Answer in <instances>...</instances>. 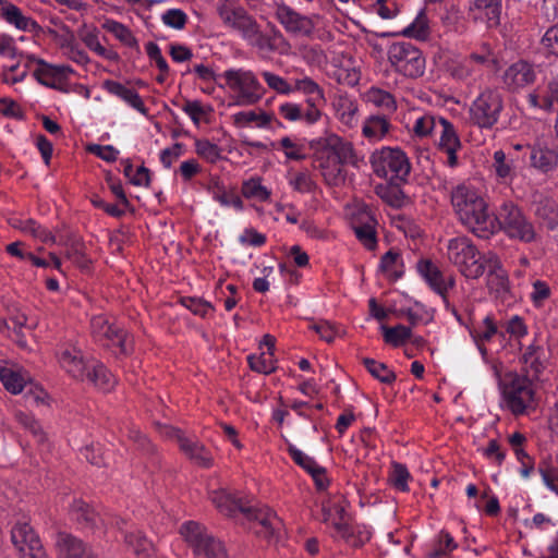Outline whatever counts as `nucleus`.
<instances>
[{
    "label": "nucleus",
    "mask_w": 558,
    "mask_h": 558,
    "mask_svg": "<svg viewBox=\"0 0 558 558\" xmlns=\"http://www.w3.org/2000/svg\"><path fill=\"white\" fill-rule=\"evenodd\" d=\"M451 205L461 223L477 238L489 239L496 232L487 203L473 186L465 183L454 186Z\"/></svg>",
    "instance_id": "1"
},
{
    "label": "nucleus",
    "mask_w": 558,
    "mask_h": 558,
    "mask_svg": "<svg viewBox=\"0 0 558 558\" xmlns=\"http://www.w3.org/2000/svg\"><path fill=\"white\" fill-rule=\"evenodd\" d=\"M359 158L351 143L338 135H328L314 156V168L329 186H341L345 182L344 165L359 166Z\"/></svg>",
    "instance_id": "2"
},
{
    "label": "nucleus",
    "mask_w": 558,
    "mask_h": 558,
    "mask_svg": "<svg viewBox=\"0 0 558 558\" xmlns=\"http://www.w3.org/2000/svg\"><path fill=\"white\" fill-rule=\"evenodd\" d=\"M447 256L461 275L469 279L480 278L486 269L493 274L501 268L500 259L495 253L482 255L466 236L450 239L447 244Z\"/></svg>",
    "instance_id": "3"
},
{
    "label": "nucleus",
    "mask_w": 558,
    "mask_h": 558,
    "mask_svg": "<svg viewBox=\"0 0 558 558\" xmlns=\"http://www.w3.org/2000/svg\"><path fill=\"white\" fill-rule=\"evenodd\" d=\"M209 499L226 517L236 518L238 514H242L247 521L258 523L263 531H257V533H264L267 537L274 535L281 523L277 514L269 508H257L223 488L213 490L209 494Z\"/></svg>",
    "instance_id": "4"
},
{
    "label": "nucleus",
    "mask_w": 558,
    "mask_h": 558,
    "mask_svg": "<svg viewBox=\"0 0 558 558\" xmlns=\"http://www.w3.org/2000/svg\"><path fill=\"white\" fill-rule=\"evenodd\" d=\"M495 228L497 226L505 234L523 243H532L537 240V232L533 222L525 216L522 208L512 201L504 202L495 217Z\"/></svg>",
    "instance_id": "5"
},
{
    "label": "nucleus",
    "mask_w": 558,
    "mask_h": 558,
    "mask_svg": "<svg viewBox=\"0 0 558 558\" xmlns=\"http://www.w3.org/2000/svg\"><path fill=\"white\" fill-rule=\"evenodd\" d=\"M223 84L220 87H228L236 93L234 105L253 106L257 104L264 96L265 89L258 82L256 75L244 69H229L221 75Z\"/></svg>",
    "instance_id": "6"
},
{
    "label": "nucleus",
    "mask_w": 558,
    "mask_h": 558,
    "mask_svg": "<svg viewBox=\"0 0 558 558\" xmlns=\"http://www.w3.org/2000/svg\"><path fill=\"white\" fill-rule=\"evenodd\" d=\"M534 379L518 373L505 375L501 386L502 396L509 411L522 415L532 408L535 399Z\"/></svg>",
    "instance_id": "7"
},
{
    "label": "nucleus",
    "mask_w": 558,
    "mask_h": 558,
    "mask_svg": "<svg viewBox=\"0 0 558 558\" xmlns=\"http://www.w3.org/2000/svg\"><path fill=\"white\" fill-rule=\"evenodd\" d=\"M374 173L395 182H407L411 163L407 154L400 148L384 147L371 156Z\"/></svg>",
    "instance_id": "8"
},
{
    "label": "nucleus",
    "mask_w": 558,
    "mask_h": 558,
    "mask_svg": "<svg viewBox=\"0 0 558 558\" xmlns=\"http://www.w3.org/2000/svg\"><path fill=\"white\" fill-rule=\"evenodd\" d=\"M504 110V97L496 88L487 87L472 101L469 118L473 125L492 130L499 121Z\"/></svg>",
    "instance_id": "9"
},
{
    "label": "nucleus",
    "mask_w": 558,
    "mask_h": 558,
    "mask_svg": "<svg viewBox=\"0 0 558 558\" xmlns=\"http://www.w3.org/2000/svg\"><path fill=\"white\" fill-rule=\"evenodd\" d=\"M387 56L391 68L405 77L417 78L425 72V58L422 51L411 43L391 44Z\"/></svg>",
    "instance_id": "10"
},
{
    "label": "nucleus",
    "mask_w": 558,
    "mask_h": 558,
    "mask_svg": "<svg viewBox=\"0 0 558 558\" xmlns=\"http://www.w3.org/2000/svg\"><path fill=\"white\" fill-rule=\"evenodd\" d=\"M180 533L196 556L204 558H228L227 549L222 542L199 523L194 521L185 522L182 524Z\"/></svg>",
    "instance_id": "11"
},
{
    "label": "nucleus",
    "mask_w": 558,
    "mask_h": 558,
    "mask_svg": "<svg viewBox=\"0 0 558 558\" xmlns=\"http://www.w3.org/2000/svg\"><path fill=\"white\" fill-rule=\"evenodd\" d=\"M322 517L325 523L333 527L337 536L345 539L353 547L362 546L371 538L368 531H360L356 536L354 535L353 527L349 525L345 519V509L339 501L328 500L323 502Z\"/></svg>",
    "instance_id": "12"
},
{
    "label": "nucleus",
    "mask_w": 558,
    "mask_h": 558,
    "mask_svg": "<svg viewBox=\"0 0 558 558\" xmlns=\"http://www.w3.org/2000/svg\"><path fill=\"white\" fill-rule=\"evenodd\" d=\"M90 333L96 342L106 348H117L120 353H128L130 341L128 332L109 322L104 315L94 316L90 320Z\"/></svg>",
    "instance_id": "13"
},
{
    "label": "nucleus",
    "mask_w": 558,
    "mask_h": 558,
    "mask_svg": "<svg viewBox=\"0 0 558 558\" xmlns=\"http://www.w3.org/2000/svg\"><path fill=\"white\" fill-rule=\"evenodd\" d=\"M160 434L167 438L173 439L179 445L180 450L197 466L208 469L214 463V458L208 449L196 439L190 438L184 433L170 425L158 424Z\"/></svg>",
    "instance_id": "14"
},
{
    "label": "nucleus",
    "mask_w": 558,
    "mask_h": 558,
    "mask_svg": "<svg viewBox=\"0 0 558 558\" xmlns=\"http://www.w3.org/2000/svg\"><path fill=\"white\" fill-rule=\"evenodd\" d=\"M11 542L21 558H47L43 544L25 515L11 529Z\"/></svg>",
    "instance_id": "15"
},
{
    "label": "nucleus",
    "mask_w": 558,
    "mask_h": 558,
    "mask_svg": "<svg viewBox=\"0 0 558 558\" xmlns=\"http://www.w3.org/2000/svg\"><path fill=\"white\" fill-rule=\"evenodd\" d=\"M33 61L35 59L17 54L13 39L2 35V82L15 84L23 81Z\"/></svg>",
    "instance_id": "16"
},
{
    "label": "nucleus",
    "mask_w": 558,
    "mask_h": 558,
    "mask_svg": "<svg viewBox=\"0 0 558 558\" xmlns=\"http://www.w3.org/2000/svg\"><path fill=\"white\" fill-rule=\"evenodd\" d=\"M217 13L222 24L233 32H236L244 38L252 33L257 22L245 8L232 0H225L217 5Z\"/></svg>",
    "instance_id": "17"
},
{
    "label": "nucleus",
    "mask_w": 558,
    "mask_h": 558,
    "mask_svg": "<svg viewBox=\"0 0 558 558\" xmlns=\"http://www.w3.org/2000/svg\"><path fill=\"white\" fill-rule=\"evenodd\" d=\"M56 357L62 369H64L72 378L84 381L86 371L93 360H86L80 348L71 342H63L58 345Z\"/></svg>",
    "instance_id": "18"
},
{
    "label": "nucleus",
    "mask_w": 558,
    "mask_h": 558,
    "mask_svg": "<svg viewBox=\"0 0 558 558\" xmlns=\"http://www.w3.org/2000/svg\"><path fill=\"white\" fill-rule=\"evenodd\" d=\"M377 220L372 210L366 206H360L352 214L351 227L356 239L365 246L373 251L377 246Z\"/></svg>",
    "instance_id": "19"
},
{
    "label": "nucleus",
    "mask_w": 558,
    "mask_h": 558,
    "mask_svg": "<svg viewBox=\"0 0 558 558\" xmlns=\"http://www.w3.org/2000/svg\"><path fill=\"white\" fill-rule=\"evenodd\" d=\"M502 0H469L468 16L474 23L484 24L487 28L500 25Z\"/></svg>",
    "instance_id": "20"
},
{
    "label": "nucleus",
    "mask_w": 558,
    "mask_h": 558,
    "mask_svg": "<svg viewBox=\"0 0 558 558\" xmlns=\"http://www.w3.org/2000/svg\"><path fill=\"white\" fill-rule=\"evenodd\" d=\"M536 76L534 64L520 59L504 71L502 82L508 90L517 92L534 84Z\"/></svg>",
    "instance_id": "21"
},
{
    "label": "nucleus",
    "mask_w": 558,
    "mask_h": 558,
    "mask_svg": "<svg viewBox=\"0 0 558 558\" xmlns=\"http://www.w3.org/2000/svg\"><path fill=\"white\" fill-rule=\"evenodd\" d=\"M58 558H98L93 546L68 532H59L56 539Z\"/></svg>",
    "instance_id": "22"
},
{
    "label": "nucleus",
    "mask_w": 558,
    "mask_h": 558,
    "mask_svg": "<svg viewBox=\"0 0 558 558\" xmlns=\"http://www.w3.org/2000/svg\"><path fill=\"white\" fill-rule=\"evenodd\" d=\"M276 17L288 33L295 36H311L315 28L311 17L300 14L286 4L277 8Z\"/></svg>",
    "instance_id": "23"
},
{
    "label": "nucleus",
    "mask_w": 558,
    "mask_h": 558,
    "mask_svg": "<svg viewBox=\"0 0 558 558\" xmlns=\"http://www.w3.org/2000/svg\"><path fill=\"white\" fill-rule=\"evenodd\" d=\"M416 268L430 289L446 300L448 290L454 286L453 277L450 276L446 279L438 266L429 259L418 260Z\"/></svg>",
    "instance_id": "24"
},
{
    "label": "nucleus",
    "mask_w": 558,
    "mask_h": 558,
    "mask_svg": "<svg viewBox=\"0 0 558 558\" xmlns=\"http://www.w3.org/2000/svg\"><path fill=\"white\" fill-rule=\"evenodd\" d=\"M548 354L544 345L533 342L522 355L525 376L536 380L546 368Z\"/></svg>",
    "instance_id": "25"
},
{
    "label": "nucleus",
    "mask_w": 558,
    "mask_h": 558,
    "mask_svg": "<svg viewBox=\"0 0 558 558\" xmlns=\"http://www.w3.org/2000/svg\"><path fill=\"white\" fill-rule=\"evenodd\" d=\"M530 165L543 173H547L556 169L558 165V150L547 147L541 143L529 146Z\"/></svg>",
    "instance_id": "26"
},
{
    "label": "nucleus",
    "mask_w": 558,
    "mask_h": 558,
    "mask_svg": "<svg viewBox=\"0 0 558 558\" xmlns=\"http://www.w3.org/2000/svg\"><path fill=\"white\" fill-rule=\"evenodd\" d=\"M243 39L260 51L274 52L278 50L279 44L283 41V36L276 28H272L269 34L263 33L259 24L256 22L252 33L246 35Z\"/></svg>",
    "instance_id": "27"
},
{
    "label": "nucleus",
    "mask_w": 558,
    "mask_h": 558,
    "mask_svg": "<svg viewBox=\"0 0 558 558\" xmlns=\"http://www.w3.org/2000/svg\"><path fill=\"white\" fill-rule=\"evenodd\" d=\"M72 519L82 530L95 531L100 527L104 520L93 508L82 500H75L71 508Z\"/></svg>",
    "instance_id": "28"
},
{
    "label": "nucleus",
    "mask_w": 558,
    "mask_h": 558,
    "mask_svg": "<svg viewBox=\"0 0 558 558\" xmlns=\"http://www.w3.org/2000/svg\"><path fill=\"white\" fill-rule=\"evenodd\" d=\"M492 168L500 183L510 184L515 178V159L512 154L498 149L493 155Z\"/></svg>",
    "instance_id": "29"
},
{
    "label": "nucleus",
    "mask_w": 558,
    "mask_h": 558,
    "mask_svg": "<svg viewBox=\"0 0 558 558\" xmlns=\"http://www.w3.org/2000/svg\"><path fill=\"white\" fill-rule=\"evenodd\" d=\"M534 216L541 227L547 230L558 228V204L551 198H541L534 203Z\"/></svg>",
    "instance_id": "30"
},
{
    "label": "nucleus",
    "mask_w": 558,
    "mask_h": 558,
    "mask_svg": "<svg viewBox=\"0 0 558 558\" xmlns=\"http://www.w3.org/2000/svg\"><path fill=\"white\" fill-rule=\"evenodd\" d=\"M2 19L22 32H33L38 27L35 20L25 15L15 4L4 0H2Z\"/></svg>",
    "instance_id": "31"
},
{
    "label": "nucleus",
    "mask_w": 558,
    "mask_h": 558,
    "mask_svg": "<svg viewBox=\"0 0 558 558\" xmlns=\"http://www.w3.org/2000/svg\"><path fill=\"white\" fill-rule=\"evenodd\" d=\"M104 87L108 93L111 95H114L122 100H124L126 104H129L132 108L136 109L138 112H141L144 116H147L148 110L146 106L144 105L141 96L138 93L133 89L124 86L123 84L107 80L104 82Z\"/></svg>",
    "instance_id": "32"
},
{
    "label": "nucleus",
    "mask_w": 558,
    "mask_h": 558,
    "mask_svg": "<svg viewBox=\"0 0 558 558\" xmlns=\"http://www.w3.org/2000/svg\"><path fill=\"white\" fill-rule=\"evenodd\" d=\"M32 381V377L27 371L22 367L2 366V386L9 392L17 395L23 392Z\"/></svg>",
    "instance_id": "33"
},
{
    "label": "nucleus",
    "mask_w": 558,
    "mask_h": 558,
    "mask_svg": "<svg viewBox=\"0 0 558 558\" xmlns=\"http://www.w3.org/2000/svg\"><path fill=\"white\" fill-rule=\"evenodd\" d=\"M85 380L102 391H109L116 385L114 376L102 363L95 360L92 361L88 369L86 371Z\"/></svg>",
    "instance_id": "34"
},
{
    "label": "nucleus",
    "mask_w": 558,
    "mask_h": 558,
    "mask_svg": "<svg viewBox=\"0 0 558 558\" xmlns=\"http://www.w3.org/2000/svg\"><path fill=\"white\" fill-rule=\"evenodd\" d=\"M124 542L136 558H156L154 544L142 532L126 533Z\"/></svg>",
    "instance_id": "35"
},
{
    "label": "nucleus",
    "mask_w": 558,
    "mask_h": 558,
    "mask_svg": "<svg viewBox=\"0 0 558 558\" xmlns=\"http://www.w3.org/2000/svg\"><path fill=\"white\" fill-rule=\"evenodd\" d=\"M102 28L110 33L117 40L128 48L134 49L140 52L138 40L134 36L133 32L124 24L114 21L106 20L102 23Z\"/></svg>",
    "instance_id": "36"
},
{
    "label": "nucleus",
    "mask_w": 558,
    "mask_h": 558,
    "mask_svg": "<svg viewBox=\"0 0 558 558\" xmlns=\"http://www.w3.org/2000/svg\"><path fill=\"white\" fill-rule=\"evenodd\" d=\"M233 123L238 128H246L255 125L257 128H266L270 124L272 117L265 111L256 112L254 110L240 111L232 116Z\"/></svg>",
    "instance_id": "37"
},
{
    "label": "nucleus",
    "mask_w": 558,
    "mask_h": 558,
    "mask_svg": "<svg viewBox=\"0 0 558 558\" xmlns=\"http://www.w3.org/2000/svg\"><path fill=\"white\" fill-rule=\"evenodd\" d=\"M438 124L439 149L461 148V141L454 125L445 118H439Z\"/></svg>",
    "instance_id": "38"
},
{
    "label": "nucleus",
    "mask_w": 558,
    "mask_h": 558,
    "mask_svg": "<svg viewBox=\"0 0 558 558\" xmlns=\"http://www.w3.org/2000/svg\"><path fill=\"white\" fill-rule=\"evenodd\" d=\"M9 317L2 320V325L4 324L8 329H12L13 340L20 348L26 349L27 343L23 333V328L25 327L27 318L25 314L15 308L13 311L9 308Z\"/></svg>",
    "instance_id": "39"
},
{
    "label": "nucleus",
    "mask_w": 558,
    "mask_h": 558,
    "mask_svg": "<svg viewBox=\"0 0 558 558\" xmlns=\"http://www.w3.org/2000/svg\"><path fill=\"white\" fill-rule=\"evenodd\" d=\"M466 58L475 66L489 69L497 64V56L492 45L487 41L481 43Z\"/></svg>",
    "instance_id": "40"
},
{
    "label": "nucleus",
    "mask_w": 558,
    "mask_h": 558,
    "mask_svg": "<svg viewBox=\"0 0 558 558\" xmlns=\"http://www.w3.org/2000/svg\"><path fill=\"white\" fill-rule=\"evenodd\" d=\"M390 128L389 121L381 116H371L363 124L362 133L368 140H380L384 137Z\"/></svg>",
    "instance_id": "41"
},
{
    "label": "nucleus",
    "mask_w": 558,
    "mask_h": 558,
    "mask_svg": "<svg viewBox=\"0 0 558 558\" xmlns=\"http://www.w3.org/2000/svg\"><path fill=\"white\" fill-rule=\"evenodd\" d=\"M402 258L401 255L390 250L381 256L379 269L390 279L398 280L402 277Z\"/></svg>",
    "instance_id": "42"
},
{
    "label": "nucleus",
    "mask_w": 558,
    "mask_h": 558,
    "mask_svg": "<svg viewBox=\"0 0 558 558\" xmlns=\"http://www.w3.org/2000/svg\"><path fill=\"white\" fill-rule=\"evenodd\" d=\"M362 363L368 373L380 383L391 385L397 376L385 363L378 362L371 357H363Z\"/></svg>",
    "instance_id": "43"
},
{
    "label": "nucleus",
    "mask_w": 558,
    "mask_h": 558,
    "mask_svg": "<svg viewBox=\"0 0 558 558\" xmlns=\"http://www.w3.org/2000/svg\"><path fill=\"white\" fill-rule=\"evenodd\" d=\"M293 92H300L307 96L306 100L325 101L323 88L310 76L294 80Z\"/></svg>",
    "instance_id": "44"
},
{
    "label": "nucleus",
    "mask_w": 558,
    "mask_h": 558,
    "mask_svg": "<svg viewBox=\"0 0 558 558\" xmlns=\"http://www.w3.org/2000/svg\"><path fill=\"white\" fill-rule=\"evenodd\" d=\"M404 37L425 40L429 35L428 19L424 10H421L411 24L401 33Z\"/></svg>",
    "instance_id": "45"
},
{
    "label": "nucleus",
    "mask_w": 558,
    "mask_h": 558,
    "mask_svg": "<svg viewBox=\"0 0 558 558\" xmlns=\"http://www.w3.org/2000/svg\"><path fill=\"white\" fill-rule=\"evenodd\" d=\"M366 99L368 102L388 112H393L397 109L395 97L389 92L378 87H371L366 92Z\"/></svg>",
    "instance_id": "46"
},
{
    "label": "nucleus",
    "mask_w": 558,
    "mask_h": 558,
    "mask_svg": "<svg viewBox=\"0 0 558 558\" xmlns=\"http://www.w3.org/2000/svg\"><path fill=\"white\" fill-rule=\"evenodd\" d=\"M381 330L385 342L392 347H400L412 338V328L401 324L395 327L381 326Z\"/></svg>",
    "instance_id": "47"
},
{
    "label": "nucleus",
    "mask_w": 558,
    "mask_h": 558,
    "mask_svg": "<svg viewBox=\"0 0 558 558\" xmlns=\"http://www.w3.org/2000/svg\"><path fill=\"white\" fill-rule=\"evenodd\" d=\"M242 195L248 199L265 202L270 197V192L262 184L260 178H251L243 182Z\"/></svg>",
    "instance_id": "48"
},
{
    "label": "nucleus",
    "mask_w": 558,
    "mask_h": 558,
    "mask_svg": "<svg viewBox=\"0 0 558 558\" xmlns=\"http://www.w3.org/2000/svg\"><path fill=\"white\" fill-rule=\"evenodd\" d=\"M65 256L81 269L89 268L90 259L86 256L85 245L81 240L74 239L66 245Z\"/></svg>",
    "instance_id": "49"
},
{
    "label": "nucleus",
    "mask_w": 558,
    "mask_h": 558,
    "mask_svg": "<svg viewBox=\"0 0 558 558\" xmlns=\"http://www.w3.org/2000/svg\"><path fill=\"white\" fill-rule=\"evenodd\" d=\"M247 362L252 371L260 374L267 375L275 372L276 369L274 352H263L259 355H248Z\"/></svg>",
    "instance_id": "50"
},
{
    "label": "nucleus",
    "mask_w": 558,
    "mask_h": 558,
    "mask_svg": "<svg viewBox=\"0 0 558 558\" xmlns=\"http://www.w3.org/2000/svg\"><path fill=\"white\" fill-rule=\"evenodd\" d=\"M16 229H20L25 233H29L32 236L40 240L44 243L54 242L53 234L34 219L20 221V226H16Z\"/></svg>",
    "instance_id": "51"
},
{
    "label": "nucleus",
    "mask_w": 558,
    "mask_h": 558,
    "mask_svg": "<svg viewBox=\"0 0 558 558\" xmlns=\"http://www.w3.org/2000/svg\"><path fill=\"white\" fill-rule=\"evenodd\" d=\"M181 304L191 311L194 315L206 318L215 312V307L208 301L196 296L181 298Z\"/></svg>",
    "instance_id": "52"
},
{
    "label": "nucleus",
    "mask_w": 558,
    "mask_h": 558,
    "mask_svg": "<svg viewBox=\"0 0 558 558\" xmlns=\"http://www.w3.org/2000/svg\"><path fill=\"white\" fill-rule=\"evenodd\" d=\"M38 66L34 71V75L37 81L48 87H54L59 81L57 75V69L54 65L45 62L44 60H36Z\"/></svg>",
    "instance_id": "53"
},
{
    "label": "nucleus",
    "mask_w": 558,
    "mask_h": 558,
    "mask_svg": "<svg viewBox=\"0 0 558 558\" xmlns=\"http://www.w3.org/2000/svg\"><path fill=\"white\" fill-rule=\"evenodd\" d=\"M458 547L453 537L446 531H441L437 544L433 550L427 554V558H441L449 555Z\"/></svg>",
    "instance_id": "54"
},
{
    "label": "nucleus",
    "mask_w": 558,
    "mask_h": 558,
    "mask_svg": "<svg viewBox=\"0 0 558 558\" xmlns=\"http://www.w3.org/2000/svg\"><path fill=\"white\" fill-rule=\"evenodd\" d=\"M196 154L210 163H215L221 159V149L218 145L209 142L208 140L195 141Z\"/></svg>",
    "instance_id": "55"
},
{
    "label": "nucleus",
    "mask_w": 558,
    "mask_h": 558,
    "mask_svg": "<svg viewBox=\"0 0 558 558\" xmlns=\"http://www.w3.org/2000/svg\"><path fill=\"white\" fill-rule=\"evenodd\" d=\"M289 184L299 193H312L316 190L317 184L307 170L295 173L290 180Z\"/></svg>",
    "instance_id": "56"
},
{
    "label": "nucleus",
    "mask_w": 558,
    "mask_h": 558,
    "mask_svg": "<svg viewBox=\"0 0 558 558\" xmlns=\"http://www.w3.org/2000/svg\"><path fill=\"white\" fill-rule=\"evenodd\" d=\"M440 117L433 114H423L418 117L413 125V132L418 137L428 136L434 130H438V121Z\"/></svg>",
    "instance_id": "57"
},
{
    "label": "nucleus",
    "mask_w": 558,
    "mask_h": 558,
    "mask_svg": "<svg viewBox=\"0 0 558 558\" xmlns=\"http://www.w3.org/2000/svg\"><path fill=\"white\" fill-rule=\"evenodd\" d=\"M538 472L546 487L558 496V468L549 462H541Z\"/></svg>",
    "instance_id": "58"
},
{
    "label": "nucleus",
    "mask_w": 558,
    "mask_h": 558,
    "mask_svg": "<svg viewBox=\"0 0 558 558\" xmlns=\"http://www.w3.org/2000/svg\"><path fill=\"white\" fill-rule=\"evenodd\" d=\"M84 44L94 52H96L98 56L110 60V61H117L119 59L118 52L106 49L99 41L98 36L94 33H88L84 39Z\"/></svg>",
    "instance_id": "59"
},
{
    "label": "nucleus",
    "mask_w": 558,
    "mask_h": 558,
    "mask_svg": "<svg viewBox=\"0 0 558 558\" xmlns=\"http://www.w3.org/2000/svg\"><path fill=\"white\" fill-rule=\"evenodd\" d=\"M262 77L264 78L268 87L277 92L278 94L288 95L293 93L292 85L289 84L283 77L272 72L264 71L262 72Z\"/></svg>",
    "instance_id": "60"
},
{
    "label": "nucleus",
    "mask_w": 558,
    "mask_h": 558,
    "mask_svg": "<svg viewBox=\"0 0 558 558\" xmlns=\"http://www.w3.org/2000/svg\"><path fill=\"white\" fill-rule=\"evenodd\" d=\"M325 101L305 100V105H301V120L302 122L312 125L318 122L322 118L319 106Z\"/></svg>",
    "instance_id": "61"
},
{
    "label": "nucleus",
    "mask_w": 558,
    "mask_h": 558,
    "mask_svg": "<svg viewBox=\"0 0 558 558\" xmlns=\"http://www.w3.org/2000/svg\"><path fill=\"white\" fill-rule=\"evenodd\" d=\"M161 21L171 28L183 29L187 23V15L181 9H169L161 15Z\"/></svg>",
    "instance_id": "62"
},
{
    "label": "nucleus",
    "mask_w": 558,
    "mask_h": 558,
    "mask_svg": "<svg viewBox=\"0 0 558 558\" xmlns=\"http://www.w3.org/2000/svg\"><path fill=\"white\" fill-rule=\"evenodd\" d=\"M356 113H357L356 102L349 100V99H344L339 104L338 114H339L340 121L343 124H345L348 126H353L354 124H356V122H357Z\"/></svg>",
    "instance_id": "63"
},
{
    "label": "nucleus",
    "mask_w": 558,
    "mask_h": 558,
    "mask_svg": "<svg viewBox=\"0 0 558 558\" xmlns=\"http://www.w3.org/2000/svg\"><path fill=\"white\" fill-rule=\"evenodd\" d=\"M541 45L547 54L558 57V24L547 28L541 38Z\"/></svg>",
    "instance_id": "64"
}]
</instances>
